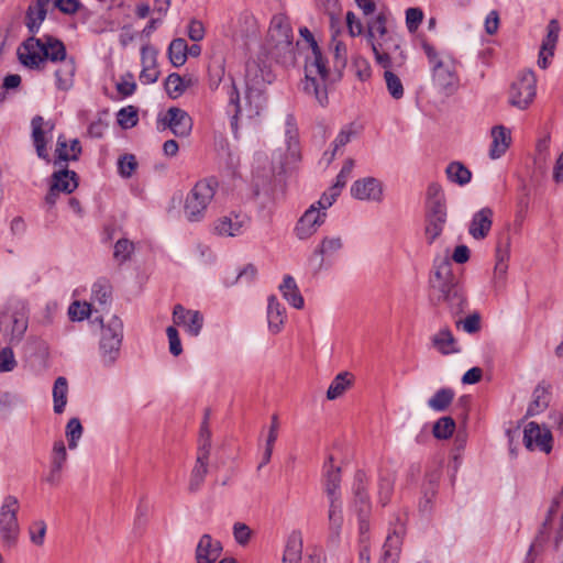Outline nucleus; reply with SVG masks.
Segmentation results:
<instances>
[{
	"mask_svg": "<svg viewBox=\"0 0 563 563\" xmlns=\"http://www.w3.org/2000/svg\"><path fill=\"white\" fill-rule=\"evenodd\" d=\"M20 63L30 69H41L47 60L60 63L55 70L57 89L67 91L74 85L76 65L73 57L67 56L64 43L49 34L41 37L30 36L18 48Z\"/></svg>",
	"mask_w": 563,
	"mask_h": 563,
	"instance_id": "obj_1",
	"label": "nucleus"
},
{
	"mask_svg": "<svg viewBox=\"0 0 563 563\" xmlns=\"http://www.w3.org/2000/svg\"><path fill=\"white\" fill-rule=\"evenodd\" d=\"M390 11L382 8L366 22L367 38L379 66L402 68L407 62V54L402 48L404 40L390 27Z\"/></svg>",
	"mask_w": 563,
	"mask_h": 563,
	"instance_id": "obj_2",
	"label": "nucleus"
},
{
	"mask_svg": "<svg viewBox=\"0 0 563 563\" xmlns=\"http://www.w3.org/2000/svg\"><path fill=\"white\" fill-rule=\"evenodd\" d=\"M430 285L439 294L452 316L463 313L467 308V298L463 285L452 272L451 260L448 256L435 257Z\"/></svg>",
	"mask_w": 563,
	"mask_h": 563,
	"instance_id": "obj_3",
	"label": "nucleus"
},
{
	"mask_svg": "<svg viewBox=\"0 0 563 563\" xmlns=\"http://www.w3.org/2000/svg\"><path fill=\"white\" fill-rule=\"evenodd\" d=\"M301 36L309 43L311 54L306 58L303 91L313 96L322 107L328 104V60L323 57L313 35L307 27L300 29Z\"/></svg>",
	"mask_w": 563,
	"mask_h": 563,
	"instance_id": "obj_4",
	"label": "nucleus"
},
{
	"mask_svg": "<svg viewBox=\"0 0 563 563\" xmlns=\"http://www.w3.org/2000/svg\"><path fill=\"white\" fill-rule=\"evenodd\" d=\"M421 46L428 58L433 87L440 95L453 96L461 85L460 63L450 53L437 51L428 42H423Z\"/></svg>",
	"mask_w": 563,
	"mask_h": 563,
	"instance_id": "obj_5",
	"label": "nucleus"
},
{
	"mask_svg": "<svg viewBox=\"0 0 563 563\" xmlns=\"http://www.w3.org/2000/svg\"><path fill=\"white\" fill-rule=\"evenodd\" d=\"M223 89L228 96L227 111L231 115V126L234 132L238 130L239 121L251 122L257 119L266 109L265 89L245 88L243 101L232 79L224 84Z\"/></svg>",
	"mask_w": 563,
	"mask_h": 563,
	"instance_id": "obj_6",
	"label": "nucleus"
},
{
	"mask_svg": "<svg viewBox=\"0 0 563 563\" xmlns=\"http://www.w3.org/2000/svg\"><path fill=\"white\" fill-rule=\"evenodd\" d=\"M124 338L123 321L118 316H112L107 322H101L98 341V357L104 368H112L121 356Z\"/></svg>",
	"mask_w": 563,
	"mask_h": 563,
	"instance_id": "obj_7",
	"label": "nucleus"
},
{
	"mask_svg": "<svg viewBox=\"0 0 563 563\" xmlns=\"http://www.w3.org/2000/svg\"><path fill=\"white\" fill-rule=\"evenodd\" d=\"M294 33L288 16L273 15L264 43V51L276 60L287 59L294 53Z\"/></svg>",
	"mask_w": 563,
	"mask_h": 563,
	"instance_id": "obj_8",
	"label": "nucleus"
},
{
	"mask_svg": "<svg viewBox=\"0 0 563 563\" xmlns=\"http://www.w3.org/2000/svg\"><path fill=\"white\" fill-rule=\"evenodd\" d=\"M218 183L213 178H206L197 181L187 192L183 212L185 219L190 223H198L205 220L208 207L214 198Z\"/></svg>",
	"mask_w": 563,
	"mask_h": 563,
	"instance_id": "obj_9",
	"label": "nucleus"
},
{
	"mask_svg": "<svg viewBox=\"0 0 563 563\" xmlns=\"http://www.w3.org/2000/svg\"><path fill=\"white\" fill-rule=\"evenodd\" d=\"M29 314L26 305L19 299H10L0 313V330L10 338V342H20L27 330Z\"/></svg>",
	"mask_w": 563,
	"mask_h": 563,
	"instance_id": "obj_10",
	"label": "nucleus"
},
{
	"mask_svg": "<svg viewBox=\"0 0 563 563\" xmlns=\"http://www.w3.org/2000/svg\"><path fill=\"white\" fill-rule=\"evenodd\" d=\"M20 504L16 497L5 496L0 507V540L3 545L11 548L15 545L20 526L18 521V511Z\"/></svg>",
	"mask_w": 563,
	"mask_h": 563,
	"instance_id": "obj_11",
	"label": "nucleus"
},
{
	"mask_svg": "<svg viewBox=\"0 0 563 563\" xmlns=\"http://www.w3.org/2000/svg\"><path fill=\"white\" fill-rule=\"evenodd\" d=\"M260 24L257 19L249 11L239 14L235 20H232L228 35L235 43L241 44L245 48H251L260 40Z\"/></svg>",
	"mask_w": 563,
	"mask_h": 563,
	"instance_id": "obj_12",
	"label": "nucleus"
},
{
	"mask_svg": "<svg viewBox=\"0 0 563 563\" xmlns=\"http://www.w3.org/2000/svg\"><path fill=\"white\" fill-rule=\"evenodd\" d=\"M211 450V431L205 420L199 434V443L197 451L196 464L192 468L189 488L190 490H197L208 473V460Z\"/></svg>",
	"mask_w": 563,
	"mask_h": 563,
	"instance_id": "obj_13",
	"label": "nucleus"
},
{
	"mask_svg": "<svg viewBox=\"0 0 563 563\" xmlns=\"http://www.w3.org/2000/svg\"><path fill=\"white\" fill-rule=\"evenodd\" d=\"M537 90V78L532 70L519 73L509 91L510 103L519 109H526L533 101Z\"/></svg>",
	"mask_w": 563,
	"mask_h": 563,
	"instance_id": "obj_14",
	"label": "nucleus"
},
{
	"mask_svg": "<svg viewBox=\"0 0 563 563\" xmlns=\"http://www.w3.org/2000/svg\"><path fill=\"white\" fill-rule=\"evenodd\" d=\"M250 217L241 211H230L219 217L212 225V232L221 238H235L242 235L249 228Z\"/></svg>",
	"mask_w": 563,
	"mask_h": 563,
	"instance_id": "obj_15",
	"label": "nucleus"
},
{
	"mask_svg": "<svg viewBox=\"0 0 563 563\" xmlns=\"http://www.w3.org/2000/svg\"><path fill=\"white\" fill-rule=\"evenodd\" d=\"M158 130L169 129L177 137H186L191 133L192 119L183 109L170 107L165 113L157 118Z\"/></svg>",
	"mask_w": 563,
	"mask_h": 563,
	"instance_id": "obj_16",
	"label": "nucleus"
},
{
	"mask_svg": "<svg viewBox=\"0 0 563 563\" xmlns=\"http://www.w3.org/2000/svg\"><path fill=\"white\" fill-rule=\"evenodd\" d=\"M327 217V212L310 205L309 208L299 217L294 227L295 236L300 241L310 239L325 223Z\"/></svg>",
	"mask_w": 563,
	"mask_h": 563,
	"instance_id": "obj_17",
	"label": "nucleus"
},
{
	"mask_svg": "<svg viewBox=\"0 0 563 563\" xmlns=\"http://www.w3.org/2000/svg\"><path fill=\"white\" fill-rule=\"evenodd\" d=\"M523 443L530 451L550 453L553 443L552 433L545 426L531 421L525 427Z\"/></svg>",
	"mask_w": 563,
	"mask_h": 563,
	"instance_id": "obj_18",
	"label": "nucleus"
},
{
	"mask_svg": "<svg viewBox=\"0 0 563 563\" xmlns=\"http://www.w3.org/2000/svg\"><path fill=\"white\" fill-rule=\"evenodd\" d=\"M32 128V141L35 147L36 154L41 159L49 162V154L47 151V143L52 139L54 123L45 121L43 117L35 115L31 120Z\"/></svg>",
	"mask_w": 563,
	"mask_h": 563,
	"instance_id": "obj_19",
	"label": "nucleus"
},
{
	"mask_svg": "<svg viewBox=\"0 0 563 563\" xmlns=\"http://www.w3.org/2000/svg\"><path fill=\"white\" fill-rule=\"evenodd\" d=\"M354 199L368 202H382L384 199V185L375 177H364L355 180L351 186Z\"/></svg>",
	"mask_w": 563,
	"mask_h": 563,
	"instance_id": "obj_20",
	"label": "nucleus"
},
{
	"mask_svg": "<svg viewBox=\"0 0 563 563\" xmlns=\"http://www.w3.org/2000/svg\"><path fill=\"white\" fill-rule=\"evenodd\" d=\"M173 321L176 325L183 327L190 336H198L201 333L205 318L198 310L186 309L176 305L173 310Z\"/></svg>",
	"mask_w": 563,
	"mask_h": 563,
	"instance_id": "obj_21",
	"label": "nucleus"
},
{
	"mask_svg": "<svg viewBox=\"0 0 563 563\" xmlns=\"http://www.w3.org/2000/svg\"><path fill=\"white\" fill-rule=\"evenodd\" d=\"M405 530V523L397 518L388 531L378 563H398Z\"/></svg>",
	"mask_w": 563,
	"mask_h": 563,
	"instance_id": "obj_22",
	"label": "nucleus"
},
{
	"mask_svg": "<svg viewBox=\"0 0 563 563\" xmlns=\"http://www.w3.org/2000/svg\"><path fill=\"white\" fill-rule=\"evenodd\" d=\"M285 142L288 151L286 162L280 161L278 164H273V175L283 174L285 172V166L289 163V159L291 162H296L299 158L298 130L292 115H287L286 118Z\"/></svg>",
	"mask_w": 563,
	"mask_h": 563,
	"instance_id": "obj_23",
	"label": "nucleus"
},
{
	"mask_svg": "<svg viewBox=\"0 0 563 563\" xmlns=\"http://www.w3.org/2000/svg\"><path fill=\"white\" fill-rule=\"evenodd\" d=\"M273 81L271 68L255 59H251L245 65V88L265 89Z\"/></svg>",
	"mask_w": 563,
	"mask_h": 563,
	"instance_id": "obj_24",
	"label": "nucleus"
},
{
	"mask_svg": "<svg viewBox=\"0 0 563 563\" xmlns=\"http://www.w3.org/2000/svg\"><path fill=\"white\" fill-rule=\"evenodd\" d=\"M157 49L152 45H143L141 48L142 70L140 73V81L143 85H151L157 81L159 70L157 68Z\"/></svg>",
	"mask_w": 563,
	"mask_h": 563,
	"instance_id": "obj_25",
	"label": "nucleus"
},
{
	"mask_svg": "<svg viewBox=\"0 0 563 563\" xmlns=\"http://www.w3.org/2000/svg\"><path fill=\"white\" fill-rule=\"evenodd\" d=\"M323 488L328 500H342L341 497V468L333 464L329 456L323 464Z\"/></svg>",
	"mask_w": 563,
	"mask_h": 563,
	"instance_id": "obj_26",
	"label": "nucleus"
},
{
	"mask_svg": "<svg viewBox=\"0 0 563 563\" xmlns=\"http://www.w3.org/2000/svg\"><path fill=\"white\" fill-rule=\"evenodd\" d=\"M427 218L446 220V205L442 187L432 183L427 189Z\"/></svg>",
	"mask_w": 563,
	"mask_h": 563,
	"instance_id": "obj_27",
	"label": "nucleus"
},
{
	"mask_svg": "<svg viewBox=\"0 0 563 563\" xmlns=\"http://www.w3.org/2000/svg\"><path fill=\"white\" fill-rule=\"evenodd\" d=\"M494 212L490 208L484 207L472 217L468 224V233L475 240H484L490 232Z\"/></svg>",
	"mask_w": 563,
	"mask_h": 563,
	"instance_id": "obj_28",
	"label": "nucleus"
},
{
	"mask_svg": "<svg viewBox=\"0 0 563 563\" xmlns=\"http://www.w3.org/2000/svg\"><path fill=\"white\" fill-rule=\"evenodd\" d=\"M302 554V534L299 530L289 533L283 555V563H300ZM307 563H325L320 558L310 556Z\"/></svg>",
	"mask_w": 563,
	"mask_h": 563,
	"instance_id": "obj_29",
	"label": "nucleus"
},
{
	"mask_svg": "<svg viewBox=\"0 0 563 563\" xmlns=\"http://www.w3.org/2000/svg\"><path fill=\"white\" fill-rule=\"evenodd\" d=\"M222 544L210 534H203L196 548L197 563H214L221 555Z\"/></svg>",
	"mask_w": 563,
	"mask_h": 563,
	"instance_id": "obj_30",
	"label": "nucleus"
},
{
	"mask_svg": "<svg viewBox=\"0 0 563 563\" xmlns=\"http://www.w3.org/2000/svg\"><path fill=\"white\" fill-rule=\"evenodd\" d=\"M432 346L442 355L460 353L461 346L449 327L441 328L431 336Z\"/></svg>",
	"mask_w": 563,
	"mask_h": 563,
	"instance_id": "obj_31",
	"label": "nucleus"
},
{
	"mask_svg": "<svg viewBox=\"0 0 563 563\" xmlns=\"http://www.w3.org/2000/svg\"><path fill=\"white\" fill-rule=\"evenodd\" d=\"M266 317L271 333L277 334L284 329L287 319L286 308L279 302L275 295L269 296L267 299Z\"/></svg>",
	"mask_w": 563,
	"mask_h": 563,
	"instance_id": "obj_32",
	"label": "nucleus"
},
{
	"mask_svg": "<svg viewBox=\"0 0 563 563\" xmlns=\"http://www.w3.org/2000/svg\"><path fill=\"white\" fill-rule=\"evenodd\" d=\"M49 3L51 0H35L27 8L25 25L33 37H35L34 35L38 32L41 24L46 18Z\"/></svg>",
	"mask_w": 563,
	"mask_h": 563,
	"instance_id": "obj_33",
	"label": "nucleus"
},
{
	"mask_svg": "<svg viewBox=\"0 0 563 563\" xmlns=\"http://www.w3.org/2000/svg\"><path fill=\"white\" fill-rule=\"evenodd\" d=\"M67 461V451L62 440L55 441L51 454V470L46 481L55 485L60 479V473Z\"/></svg>",
	"mask_w": 563,
	"mask_h": 563,
	"instance_id": "obj_34",
	"label": "nucleus"
},
{
	"mask_svg": "<svg viewBox=\"0 0 563 563\" xmlns=\"http://www.w3.org/2000/svg\"><path fill=\"white\" fill-rule=\"evenodd\" d=\"M511 143L510 130L504 125H496L492 129V144L489 147V157L492 159L500 158L509 148Z\"/></svg>",
	"mask_w": 563,
	"mask_h": 563,
	"instance_id": "obj_35",
	"label": "nucleus"
},
{
	"mask_svg": "<svg viewBox=\"0 0 563 563\" xmlns=\"http://www.w3.org/2000/svg\"><path fill=\"white\" fill-rule=\"evenodd\" d=\"M328 522H329V537L333 542L340 539L344 516H343V501L342 500H328Z\"/></svg>",
	"mask_w": 563,
	"mask_h": 563,
	"instance_id": "obj_36",
	"label": "nucleus"
},
{
	"mask_svg": "<svg viewBox=\"0 0 563 563\" xmlns=\"http://www.w3.org/2000/svg\"><path fill=\"white\" fill-rule=\"evenodd\" d=\"M343 249V240L339 235H325L323 236L318 245L313 250V255L319 256L320 268L323 266L324 262L330 257L338 254Z\"/></svg>",
	"mask_w": 563,
	"mask_h": 563,
	"instance_id": "obj_37",
	"label": "nucleus"
},
{
	"mask_svg": "<svg viewBox=\"0 0 563 563\" xmlns=\"http://www.w3.org/2000/svg\"><path fill=\"white\" fill-rule=\"evenodd\" d=\"M55 152V165L59 164L60 162L77 161L81 153V145L77 139L71 140L70 144H68L65 136L59 135L57 137Z\"/></svg>",
	"mask_w": 563,
	"mask_h": 563,
	"instance_id": "obj_38",
	"label": "nucleus"
},
{
	"mask_svg": "<svg viewBox=\"0 0 563 563\" xmlns=\"http://www.w3.org/2000/svg\"><path fill=\"white\" fill-rule=\"evenodd\" d=\"M279 291L285 300L296 309H301L305 306L303 297L301 296L295 278L290 275H285Z\"/></svg>",
	"mask_w": 563,
	"mask_h": 563,
	"instance_id": "obj_39",
	"label": "nucleus"
},
{
	"mask_svg": "<svg viewBox=\"0 0 563 563\" xmlns=\"http://www.w3.org/2000/svg\"><path fill=\"white\" fill-rule=\"evenodd\" d=\"M51 185L62 192L71 194L78 187L77 174L68 168L57 170L52 175Z\"/></svg>",
	"mask_w": 563,
	"mask_h": 563,
	"instance_id": "obj_40",
	"label": "nucleus"
},
{
	"mask_svg": "<svg viewBox=\"0 0 563 563\" xmlns=\"http://www.w3.org/2000/svg\"><path fill=\"white\" fill-rule=\"evenodd\" d=\"M558 510H559V501L554 500L548 510L547 518H545L544 522L542 523V527H541L538 536L536 537L534 542L530 545V549L527 553V556H526L523 563H533V559L531 555L533 548L537 545H541L549 539V536H550L549 529H550V526L552 525L553 517L556 515Z\"/></svg>",
	"mask_w": 563,
	"mask_h": 563,
	"instance_id": "obj_41",
	"label": "nucleus"
},
{
	"mask_svg": "<svg viewBox=\"0 0 563 563\" xmlns=\"http://www.w3.org/2000/svg\"><path fill=\"white\" fill-rule=\"evenodd\" d=\"M192 85L191 78H184L177 73L169 74L165 79V90L169 98H179Z\"/></svg>",
	"mask_w": 563,
	"mask_h": 563,
	"instance_id": "obj_42",
	"label": "nucleus"
},
{
	"mask_svg": "<svg viewBox=\"0 0 563 563\" xmlns=\"http://www.w3.org/2000/svg\"><path fill=\"white\" fill-rule=\"evenodd\" d=\"M445 174L448 179L459 186L467 185L472 179V172L461 162H451L446 168Z\"/></svg>",
	"mask_w": 563,
	"mask_h": 563,
	"instance_id": "obj_43",
	"label": "nucleus"
},
{
	"mask_svg": "<svg viewBox=\"0 0 563 563\" xmlns=\"http://www.w3.org/2000/svg\"><path fill=\"white\" fill-rule=\"evenodd\" d=\"M67 395H68V383L67 379L63 376L56 378L53 386V401H54V412L60 415L64 412L66 404H67Z\"/></svg>",
	"mask_w": 563,
	"mask_h": 563,
	"instance_id": "obj_44",
	"label": "nucleus"
},
{
	"mask_svg": "<svg viewBox=\"0 0 563 563\" xmlns=\"http://www.w3.org/2000/svg\"><path fill=\"white\" fill-rule=\"evenodd\" d=\"M550 393L547 387L538 385L532 393V400L528 406L527 416L542 412L549 405Z\"/></svg>",
	"mask_w": 563,
	"mask_h": 563,
	"instance_id": "obj_45",
	"label": "nucleus"
},
{
	"mask_svg": "<svg viewBox=\"0 0 563 563\" xmlns=\"http://www.w3.org/2000/svg\"><path fill=\"white\" fill-rule=\"evenodd\" d=\"M112 299V286L109 280L98 279L91 288V300L100 306H107Z\"/></svg>",
	"mask_w": 563,
	"mask_h": 563,
	"instance_id": "obj_46",
	"label": "nucleus"
},
{
	"mask_svg": "<svg viewBox=\"0 0 563 563\" xmlns=\"http://www.w3.org/2000/svg\"><path fill=\"white\" fill-rule=\"evenodd\" d=\"M168 58L174 67L183 66L187 60V43L184 38H174L167 49Z\"/></svg>",
	"mask_w": 563,
	"mask_h": 563,
	"instance_id": "obj_47",
	"label": "nucleus"
},
{
	"mask_svg": "<svg viewBox=\"0 0 563 563\" xmlns=\"http://www.w3.org/2000/svg\"><path fill=\"white\" fill-rule=\"evenodd\" d=\"M352 380L350 378V374L347 372H342L338 374L333 380L331 382L328 390L327 398L329 400H334L342 396L344 391L351 386Z\"/></svg>",
	"mask_w": 563,
	"mask_h": 563,
	"instance_id": "obj_48",
	"label": "nucleus"
},
{
	"mask_svg": "<svg viewBox=\"0 0 563 563\" xmlns=\"http://www.w3.org/2000/svg\"><path fill=\"white\" fill-rule=\"evenodd\" d=\"M454 391L451 388H441L428 400V406L433 411H444L451 405Z\"/></svg>",
	"mask_w": 563,
	"mask_h": 563,
	"instance_id": "obj_49",
	"label": "nucleus"
},
{
	"mask_svg": "<svg viewBox=\"0 0 563 563\" xmlns=\"http://www.w3.org/2000/svg\"><path fill=\"white\" fill-rule=\"evenodd\" d=\"M385 69L384 79L386 82L387 90L389 95L398 100L404 97V86L400 78L393 71V69H398L397 67H383Z\"/></svg>",
	"mask_w": 563,
	"mask_h": 563,
	"instance_id": "obj_50",
	"label": "nucleus"
},
{
	"mask_svg": "<svg viewBox=\"0 0 563 563\" xmlns=\"http://www.w3.org/2000/svg\"><path fill=\"white\" fill-rule=\"evenodd\" d=\"M117 122L123 129H132L139 122V111L134 106H126L121 108L117 113Z\"/></svg>",
	"mask_w": 563,
	"mask_h": 563,
	"instance_id": "obj_51",
	"label": "nucleus"
},
{
	"mask_svg": "<svg viewBox=\"0 0 563 563\" xmlns=\"http://www.w3.org/2000/svg\"><path fill=\"white\" fill-rule=\"evenodd\" d=\"M395 478L391 474H380L378 478V503L386 506L394 492Z\"/></svg>",
	"mask_w": 563,
	"mask_h": 563,
	"instance_id": "obj_52",
	"label": "nucleus"
},
{
	"mask_svg": "<svg viewBox=\"0 0 563 563\" xmlns=\"http://www.w3.org/2000/svg\"><path fill=\"white\" fill-rule=\"evenodd\" d=\"M46 532L47 526L46 522L42 519L32 521L27 528L30 541L35 547L44 545Z\"/></svg>",
	"mask_w": 563,
	"mask_h": 563,
	"instance_id": "obj_53",
	"label": "nucleus"
},
{
	"mask_svg": "<svg viewBox=\"0 0 563 563\" xmlns=\"http://www.w3.org/2000/svg\"><path fill=\"white\" fill-rule=\"evenodd\" d=\"M560 25L556 20H551L547 26V35L542 41V45L540 47L541 51L552 53L554 55V49L559 40Z\"/></svg>",
	"mask_w": 563,
	"mask_h": 563,
	"instance_id": "obj_54",
	"label": "nucleus"
},
{
	"mask_svg": "<svg viewBox=\"0 0 563 563\" xmlns=\"http://www.w3.org/2000/svg\"><path fill=\"white\" fill-rule=\"evenodd\" d=\"M455 430V421L451 417H441L433 426V435L439 440L449 439Z\"/></svg>",
	"mask_w": 563,
	"mask_h": 563,
	"instance_id": "obj_55",
	"label": "nucleus"
},
{
	"mask_svg": "<svg viewBox=\"0 0 563 563\" xmlns=\"http://www.w3.org/2000/svg\"><path fill=\"white\" fill-rule=\"evenodd\" d=\"M339 186H331L328 190H325L321 197L311 203L317 209L322 210L328 213V210L334 205L339 196L341 195Z\"/></svg>",
	"mask_w": 563,
	"mask_h": 563,
	"instance_id": "obj_56",
	"label": "nucleus"
},
{
	"mask_svg": "<svg viewBox=\"0 0 563 563\" xmlns=\"http://www.w3.org/2000/svg\"><path fill=\"white\" fill-rule=\"evenodd\" d=\"M82 426L78 418H71L66 426V437L68 439V448L75 450L78 446V442L82 437Z\"/></svg>",
	"mask_w": 563,
	"mask_h": 563,
	"instance_id": "obj_57",
	"label": "nucleus"
},
{
	"mask_svg": "<svg viewBox=\"0 0 563 563\" xmlns=\"http://www.w3.org/2000/svg\"><path fill=\"white\" fill-rule=\"evenodd\" d=\"M134 251V244L128 239H120L114 244L113 256L119 263L128 261Z\"/></svg>",
	"mask_w": 563,
	"mask_h": 563,
	"instance_id": "obj_58",
	"label": "nucleus"
},
{
	"mask_svg": "<svg viewBox=\"0 0 563 563\" xmlns=\"http://www.w3.org/2000/svg\"><path fill=\"white\" fill-rule=\"evenodd\" d=\"M137 167L135 156L125 154L118 159V173L123 178H130Z\"/></svg>",
	"mask_w": 563,
	"mask_h": 563,
	"instance_id": "obj_59",
	"label": "nucleus"
},
{
	"mask_svg": "<svg viewBox=\"0 0 563 563\" xmlns=\"http://www.w3.org/2000/svg\"><path fill=\"white\" fill-rule=\"evenodd\" d=\"M91 312V305L88 302H73L68 308L69 318L73 321H82L88 318Z\"/></svg>",
	"mask_w": 563,
	"mask_h": 563,
	"instance_id": "obj_60",
	"label": "nucleus"
},
{
	"mask_svg": "<svg viewBox=\"0 0 563 563\" xmlns=\"http://www.w3.org/2000/svg\"><path fill=\"white\" fill-rule=\"evenodd\" d=\"M115 88L122 97L132 96L136 90V82L134 80L133 74L126 73L125 75L121 76L120 80L115 85Z\"/></svg>",
	"mask_w": 563,
	"mask_h": 563,
	"instance_id": "obj_61",
	"label": "nucleus"
},
{
	"mask_svg": "<svg viewBox=\"0 0 563 563\" xmlns=\"http://www.w3.org/2000/svg\"><path fill=\"white\" fill-rule=\"evenodd\" d=\"M446 220L427 218L426 239L429 244L433 243L442 233Z\"/></svg>",
	"mask_w": 563,
	"mask_h": 563,
	"instance_id": "obj_62",
	"label": "nucleus"
},
{
	"mask_svg": "<svg viewBox=\"0 0 563 563\" xmlns=\"http://www.w3.org/2000/svg\"><path fill=\"white\" fill-rule=\"evenodd\" d=\"M355 133L356 132L353 124L343 126L332 143L334 147L333 154H335L340 148L344 147L352 140Z\"/></svg>",
	"mask_w": 563,
	"mask_h": 563,
	"instance_id": "obj_63",
	"label": "nucleus"
},
{
	"mask_svg": "<svg viewBox=\"0 0 563 563\" xmlns=\"http://www.w3.org/2000/svg\"><path fill=\"white\" fill-rule=\"evenodd\" d=\"M423 19V12L420 8H408L406 10V26L410 33L418 30Z\"/></svg>",
	"mask_w": 563,
	"mask_h": 563,
	"instance_id": "obj_64",
	"label": "nucleus"
}]
</instances>
